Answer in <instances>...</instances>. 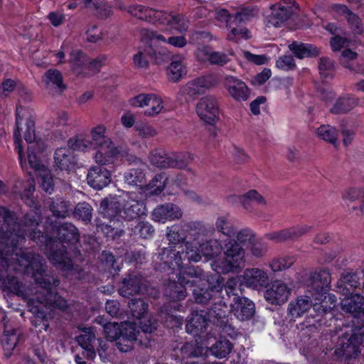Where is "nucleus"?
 Masks as SVG:
<instances>
[{
    "label": "nucleus",
    "instance_id": "72a5a7b5",
    "mask_svg": "<svg viewBox=\"0 0 364 364\" xmlns=\"http://www.w3.org/2000/svg\"><path fill=\"white\" fill-rule=\"evenodd\" d=\"M55 166L62 171H68L74 165L73 152L68 148H58L54 154Z\"/></svg>",
    "mask_w": 364,
    "mask_h": 364
},
{
    "label": "nucleus",
    "instance_id": "4c0bfd02",
    "mask_svg": "<svg viewBox=\"0 0 364 364\" xmlns=\"http://www.w3.org/2000/svg\"><path fill=\"white\" fill-rule=\"evenodd\" d=\"M49 209L55 217L65 218L70 213L71 203L63 198H56L50 202Z\"/></svg>",
    "mask_w": 364,
    "mask_h": 364
},
{
    "label": "nucleus",
    "instance_id": "2eb2a0df",
    "mask_svg": "<svg viewBox=\"0 0 364 364\" xmlns=\"http://www.w3.org/2000/svg\"><path fill=\"white\" fill-rule=\"evenodd\" d=\"M291 294V289L279 280H276L264 292L266 301L274 305L284 304Z\"/></svg>",
    "mask_w": 364,
    "mask_h": 364
},
{
    "label": "nucleus",
    "instance_id": "c85d7f7f",
    "mask_svg": "<svg viewBox=\"0 0 364 364\" xmlns=\"http://www.w3.org/2000/svg\"><path fill=\"white\" fill-rule=\"evenodd\" d=\"M289 50L294 55L299 58H314L321 53V50L316 46L310 43H303L294 41L289 45Z\"/></svg>",
    "mask_w": 364,
    "mask_h": 364
},
{
    "label": "nucleus",
    "instance_id": "6e6d98bb",
    "mask_svg": "<svg viewBox=\"0 0 364 364\" xmlns=\"http://www.w3.org/2000/svg\"><path fill=\"white\" fill-rule=\"evenodd\" d=\"M215 225L217 230L226 236L231 237L235 233L231 226L229 214L218 217Z\"/></svg>",
    "mask_w": 364,
    "mask_h": 364
},
{
    "label": "nucleus",
    "instance_id": "5fc2aeb1",
    "mask_svg": "<svg viewBox=\"0 0 364 364\" xmlns=\"http://www.w3.org/2000/svg\"><path fill=\"white\" fill-rule=\"evenodd\" d=\"M336 305V299L334 295L325 296L320 303L313 305V309L319 314H325L332 310Z\"/></svg>",
    "mask_w": 364,
    "mask_h": 364
},
{
    "label": "nucleus",
    "instance_id": "9d476101",
    "mask_svg": "<svg viewBox=\"0 0 364 364\" xmlns=\"http://www.w3.org/2000/svg\"><path fill=\"white\" fill-rule=\"evenodd\" d=\"M209 286L207 288L200 287L199 285L193 289L194 300L198 304H206L210 301L213 303L216 297L223 294L224 279L220 275H218L215 284L208 279Z\"/></svg>",
    "mask_w": 364,
    "mask_h": 364
},
{
    "label": "nucleus",
    "instance_id": "6ab92c4d",
    "mask_svg": "<svg viewBox=\"0 0 364 364\" xmlns=\"http://www.w3.org/2000/svg\"><path fill=\"white\" fill-rule=\"evenodd\" d=\"M209 321L206 311L203 310L193 311L186 325V331L190 334L200 336L206 331Z\"/></svg>",
    "mask_w": 364,
    "mask_h": 364
},
{
    "label": "nucleus",
    "instance_id": "58836bf2",
    "mask_svg": "<svg viewBox=\"0 0 364 364\" xmlns=\"http://www.w3.org/2000/svg\"><path fill=\"white\" fill-rule=\"evenodd\" d=\"M46 149L44 143H35L28 146V161L30 166L34 170H40L43 166L41 161L37 156L38 153H42Z\"/></svg>",
    "mask_w": 364,
    "mask_h": 364
},
{
    "label": "nucleus",
    "instance_id": "7ed1b4c3",
    "mask_svg": "<svg viewBox=\"0 0 364 364\" xmlns=\"http://www.w3.org/2000/svg\"><path fill=\"white\" fill-rule=\"evenodd\" d=\"M178 283L181 287H178L176 284L170 285L173 287L169 294V296L173 299L181 300L186 297V287H196L198 283L205 279L204 271L199 267L188 266L183 269H181L178 273Z\"/></svg>",
    "mask_w": 364,
    "mask_h": 364
},
{
    "label": "nucleus",
    "instance_id": "cd10ccee",
    "mask_svg": "<svg viewBox=\"0 0 364 364\" xmlns=\"http://www.w3.org/2000/svg\"><path fill=\"white\" fill-rule=\"evenodd\" d=\"M310 282L313 288L318 294L326 293L330 289L331 274L328 270L321 269L311 273Z\"/></svg>",
    "mask_w": 364,
    "mask_h": 364
},
{
    "label": "nucleus",
    "instance_id": "f8f14e48",
    "mask_svg": "<svg viewBox=\"0 0 364 364\" xmlns=\"http://www.w3.org/2000/svg\"><path fill=\"white\" fill-rule=\"evenodd\" d=\"M312 228V226L305 224L297 225L279 231L267 233L264 235V237L277 243L293 241L306 235L310 232Z\"/></svg>",
    "mask_w": 364,
    "mask_h": 364
},
{
    "label": "nucleus",
    "instance_id": "c9c22d12",
    "mask_svg": "<svg viewBox=\"0 0 364 364\" xmlns=\"http://www.w3.org/2000/svg\"><path fill=\"white\" fill-rule=\"evenodd\" d=\"M358 280V277L355 273H343L337 282L336 291L344 295H347L350 293V290L345 287V284L349 285L353 289H356L360 285Z\"/></svg>",
    "mask_w": 364,
    "mask_h": 364
},
{
    "label": "nucleus",
    "instance_id": "b1692460",
    "mask_svg": "<svg viewBox=\"0 0 364 364\" xmlns=\"http://www.w3.org/2000/svg\"><path fill=\"white\" fill-rule=\"evenodd\" d=\"M144 279L140 275L129 274L125 277L119 289V294L129 298L131 296L138 294L144 287Z\"/></svg>",
    "mask_w": 364,
    "mask_h": 364
},
{
    "label": "nucleus",
    "instance_id": "37998d69",
    "mask_svg": "<svg viewBox=\"0 0 364 364\" xmlns=\"http://www.w3.org/2000/svg\"><path fill=\"white\" fill-rule=\"evenodd\" d=\"M239 24H232V26L228 28L229 32L227 35L228 41L238 43L241 40H248L251 38L250 31L246 27Z\"/></svg>",
    "mask_w": 364,
    "mask_h": 364
},
{
    "label": "nucleus",
    "instance_id": "0eeeda50",
    "mask_svg": "<svg viewBox=\"0 0 364 364\" xmlns=\"http://www.w3.org/2000/svg\"><path fill=\"white\" fill-rule=\"evenodd\" d=\"M224 255L225 272H237L245 267V250L235 240L225 242Z\"/></svg>",
    "mask_w": 364,
    "mask_h": 364
},
{
    "label": "nucleus",
    "instance_id": "6e6552de",
    "mask_svg": "<svg viewBox=\"0 0 364 364\" xmlns=\"http://www.w3.org/2000/svg\"><path fill=\"white\" fill-rule=\"evenodd\" d=\"M363 341V336L357 333H345L337 341L335 355L338 358H344L349 360L355 358L360 353V345Z\"/></svg>",
    "mask_w": 364,
    "mask_h": 364
},
{
    "label": "nucleus",
    "instance_id": "9b49d317",
    "mask_svg": "<svg viewBox=\"0 0 364 364\" xmlns=\"http://www.w3.org/2000/svg\"><path fill=\"white\" fill-rule=\"evenodd\" d=\"M198 117L205 123L213 125L219 119V104L218 100L211 95L202 97L196 105Z\"/></svg>",
    "mask_w": 364,
    "mask_h": 364
},
{
    "label": "nucleus",
    "instance_id": "412c9836",
    "mask_svg": "<svg viewBox=\"0 0 364 364\" xmlns=\"http://www.w3.org/2000/svg\"><path fill=\"white\" fill-rule=\"evenodd\" d=\"M234 304H230L234 315L240 321L250 320L255 314V304L246 297H234Z\"/></svg>",
    "mask_w": 364,
    "mask_h": 364
},
{
    "label": "nucleus",
    "instance_id": "5701e85b",
    "mask_svg": "<svg viewBox=\"0 0 364 364\" xmlns=\"http://www.w3.org/2000/svg\"><path fill=\"white\" fill-rule=\"evenodd\" d=\"M21 333L16 329L4 325V332L1 337V344L4 355L6 358L11 357L19 342Z\"/></svg>",
    "mask_w": 364,
    "mask_h": 364
},
{
    "label": "nucleus",
    "instance_id": "338daca9",
    "mask_svg": "<svg viewBox=\"0 0 364 364\" xmlns=\"http://www.w3.org/2000/svg\"><path fill=\"white\" fill-rule=\"evenodd\" d=\"M346 21L349 28L354 35H361L364 32L361 18L355 13L346 16Z\"/></svg>",
    "mask_w": 364,
    "mask_h": 364
},
{
    "label": "nucleus",
    "instance_id": "aec40b11",
    "mask_svg": "<svg viewBox=\"0 0 364 364\" xmlns=\"http://www.w3.org/2000/svg\"><path fill=\"white\" fill-rule=\"evenodd\" d=\"M182 215L180 208L170 203L157 206L151 213L152 219L159 223L180 219Z\"/></svg>",
    "mask_w": 364,
    "mask_h": 364
},
{
    "label": "nucleus",
    "instance_id": "a878e982",
    "mask_svg": "<svg viewBox=\"0 0 364 364\" xmlns=\"http://www.w3.org/2000/svg\"><path fill=\"white\" fill-rule=\"evenodd\" d=\"M230 201H239L243 208L252 210L255 205H266L264 198L256 190H250L242 196H232L228 198Z\"/></svg>",
    "mask_w": 364,
    "mask_h": 364
},
{
    "label": "nucleus",
    "instance_id": "3c124183",
    "mask_svg": "<svg viewBox=\"0 0 364 364\" xmlns=\"http://www.w3.org/2000/svg\"><path fill=\"white\" fill-rule=\"evenodd\" d=\"M26 236L36 242L37 245L40 246L44 245L46 249L49 251V255L51 253L52 237L44 235L41 230H37V228L29 232Z\"/></svg>",
    "mask_w": 364,
    "mask_h": 364
},
{
    "label": "nucleus",
    "instance_id": "8fccbe9b",
    "mask_svg": "<svg viewBox=\"0 0 364 364\" xmlns=\"http://www.w3.org/2000/svg\"><path fill=\"white\" fill-rule=\"evenodd\" d=\"M129 308L134 318L141 319L147 313L148 304L141 298L132 299L129 301Z\"/></svg>",
    "mask_w": 364,
    "mask_h": 364
},
{
    "label": "nucleus",
    "instance_id": "e433bc0d",
    "mask_svg": "<svg viewBox=\"0 0 364 364\" xmlns=\"http://www.w3.org/2000/svg\"><path fill=\"white\" fill-rule=\"evenodd\" d=\"M166 256L170 257V260H166V264H168L167 270H175L177 269L179 272L184 268L182 267L183 261L181 254L179 251L172 249L171 247H164L161 249V253L159 257Z\"/></svg>",
    "mask_w": 364,
    "mask_h": 364
},
{
    "label": "nucleus",
    "instance_id": "39448f33",
    "mask_svg": "<svg viewBox=\"0 0 364 364\" xmlns=\"http://www.w3.org/2000/svg\"><path fill=\"white\" fill-rule=\"evenodd\" d=\"M204 231L205 228L200 222L182 221L179 224L167 228L166 237L172 244H178L187 239L196 240L198 235Z\"/></svg>",
    "mask_w": 364,
    "mask_h": 364
},
{
    "label": "nucleus",
    "instance_id": "ddd939ff",
    "mask_svg": "<svg viewBox=\"0 0 364 364\" xmlns=\"http://www.w3.org/2000/svg\"><path fill=\"white\" fill-rule=\"evenodd\" d=\"M125 149L122 146H115L112 141L110 144L100 147L95 155V162L99 165L113 169V165L119 156H124Z\"/></svg>",
    "mask_w": 364,
    "mask_h": 364
},
{
    "label": "nucleus",
    "instance_id": "f257e3e1",
    "mask_svg": "<svg viewBox=\"0 0 364 364\" xmlns=\"http://www.w3.org/2000/svg\"><path fill=\"white\" fill-rule=\"evenodd\" d=\"M3 250L0 254V272L13 270L21 273H33L34 279L43 289L38 296L39 301L46 306L65 311L68 304L53 289L60 284V280L47 273L46 262L39 255L18 249Z\"/></svg>",
    "mask_w": 364,
    "mask_h": 364
},
{
    "label": "nucleus",
    "instance_id": "2f4dec72",
    "mask_svg": "<svg viewBox=\"0 0 364 364\" xmlns=\"http://www.w3.org/2000/svg\"><path fill=\"white\" fill-rule=\"evenodd\" d=\"M43 82L48 89H53L60 94L66 89L62 73L56 69L48 70L44 75Z\"/></svg>",
    "mask_w": 364,
    "mask_h": 364
},
{
    "label": "nucleus",
    "instance_id": "c03bdc74",
    "mask_svg": "<svg viewBox=\"0 0 364 364\" xmlns=\"http://www.w3.org/2000/svg\"><path fill=\"white\" fill-rule=\"evenodd\" d=\"M200 250L202 254L208 259L217 257L222 250V245L220 240L210 239L200 244Z\"/></svg>",
    "mask_w": 364,
    "mask_h": 364
},
{
    "label": "nucleus",
    "instance_id": "0e129e2a",
    "mask_svg": "<svg viewBox=\"0 0 364 364\" xmlns=\"http://www.w3.org/2000/svg\"><path fill=\"white\" fill-rule=\"evenodd\" d=\"M166 178L162 174H158L149 183V188L151 194L159 195L166 186Z\"/></svg>",
    "mask_w": 364,
    "mask_h": 364
},
{
    "label": "nucleus",
    "instance_id": "7c9ffc66",
    "mask_svg": "<svg viewBox=\"0 0 364 364\" xmlns=\"http://www.w3.org/2000/svg\"><path fill=\"white\" fill-rule=\"evenodd\" d=\"M122 210V206L116 198H105L100 203V213L110 221L118 215L121 217Z\"/></svg>",
    "mask_w": 364,
    "mask_h": 364
},
{
    "label": "nucleus",
    "instance_id": "bb28decb",
    "mask_svg": "<svg viewBox=\"0 0 364 364\" xmlns=\"http://www.w3.org/2000/svg\"><path fill=\"white\" fill-rule=\"evenodd\" d=\"M159 23L171 26L179 32H183L187 31L189 21L181 14L161 11Z\"/></svg>",
    "mask_w": 364,
    "mask_h": 364
},
{
    "label": "nucleus",
    "instance_id": "e2e57ef3",
    "mask_svg": "<svg viewBox=\"0 0 364 364\" xmlns=\"http://www.w3.org/2000/svg\"><path fill=\"white\" fill-rule=\"evenodd\" d=\"M139 333V331L137 329L136 323H124L121 324L120 336H123L134 343Z\"/></svg>",
    "mask_w": 364,
    "mask_h": 364
},
{
    "label": "nucleus",
    "instance_id": "473e14b6",
    "mask_svg": "<svg viewBox=\"0 0 364 364\" xmlns=\"http://www.w3.org/2000/svg\"><path fill=\"white\" fill-rule=\"evenodd\" d=\"M341 307L343 311L350 314H364V298L362 295L355 294L350 296H346L341 301Z\"/></svg>",
    "mask_w": 364,
    "mask_h": 364
},
{
    "label": "nucleus",
    "instance_id": "4be33fe9",
    "mask_svg": "<svg viewBox=\"0 0 364 364\" xmlns=\"http://www.w3.org/2000/svg\"><path fill=\"white\" fill-rule=\"evenodd\" d=\"M146 215V208L143 200L129 198L122 206L121 218L134 220Z\"/></svg>",
    "mask_w": 364,
    "mask_h": 364
},
{
    "label": "nucleus",
    "instance_id": "69168bd1",
    "mask_svg": "<svg viewBox=\"0 0 364 364\" xmlns=\"http://www.w3.org/2000/svg\"><path fill=\"white\" fill-rule=\"evenodd\" d=\"M293 257H287L274 259L269 266L273 272H279L291 267L294 263Z\"/></svg>",
    "mask_w": 364,
    "mask_h": 364
},
{
    "label": "nucleus",
    "instance_id": "79ce46f5",
    "mask_svg": "<svg viewBox=\"0 0 364 364\" xmlns=\"http://www.w3.org/2000/svg\"><path fill=\"white\" fill-rule=\"evenodd\" d=\"M358 101V99L350 97L339 98L331 109V112L335 114L346 113L357 106Z\"/></svg>",
    "mask_w": 364,
    "mask_h": 364
},
{
    "label": "nucleus",
    "instance_id": "a211bd4d",
    "mask_svg": "<svg viewBox=\"0 0 364 364\" xmlns=\"http://www.w3.org/2000/svg\"><path fill=\"white\" fill-rule=\"evenodd\" d=\"M225 87L236 101H246L249 98L250 90L247 85L235 77L227 76L225 79Z\"/></svg>",
    "mask_w": 364,
    "mask_h": 364
},
{
    "label": "nucleus",
    "instance_id": "4468645a",
    "mask_svg": "<svg viewBox=\"0 0 364 364\" xmlns=\"http://www.w3.org/2000/svg\"><path fill=\"white\" fill-rule=\"evenodd\" d=\"M112 168L97 164L91 167L87 175V183L96 190H102L111 182Z\"/></svg>",
    "mask_w": 364,
    "mask_h": 364
},
{
    "label": "nucleus",
    "instance_id": "680f3d73",
    "mask_svg": "<svg viewBox=\"0 0 364 364\" xmlns=\"http://www.w3.org/2000/svg\"><path fill=\"white\" fill-rule=\"evenodd\" d=\"M318 136L331 144H335L337 140V132L334 127L330 125H321L317 129Z\"/></svg>",
    "mask_w": 364,
    "mask_h": 364
},
{
    "label": "nucleus",
    "instance_id": "864d4df0",
    "mask_svg": "<svg viewBox=\"0 0 364 364\" xmlns=\"http://www.w3.org/2000/svg\"><path fill=\"white\" fill-rule=\"evenodd\" d=\"M205 351V348L198 346L196 341L186 343L181 348V354L184 358H198Z\"/></svg>",
    "mask_w": 364,
    "mask_h": 364
},
{
    "label": "nucleus",
    "instance_id": "f704fd0d",
    "mask_svg": "<svg viewBox=\"0 0 364 364\" xmlns=\"http://www.w3.org/2000/svg\"><path fill=\"white\" fill-rule=\"evenodd\" d=\"M105 127L99 125L90 131V139H87L90 149H100L102 146L110 144L112 139L105 136Z\"/></svg>",
    "mask_w": 364,
    "mask_h": 364
},
{
    "label": "nucleus",
    "instance_id": "a19ab883",
    "mask_svg": "<svg viewBox=\"0 0 364 364\" xmlns=\"http://www.w3.org/2000/svg\"><path fill=\"white\" fill-rule=\"evenodd\" d=\"M124 181L132 186H142L146 183L144 171L141 168H130L124 173Z\"/></svg>",
    "mask_w": 364,
    "mask_h": 364
},
{
    "label": "nucleus",
    "instance_id": "49530a36",
    "mask_svg": "<svg viewBox=\"0 0 364 364\" xmlns=\"http://www.w3.org/2000/svg\"><path fill=\"white\" fill-rule=\"evenodd\" d=\"M93 209L87 202L78 203L73 212L74 218L83 221L85 224L91 222Z\"/></svg>",
    "mask_w": 364,
    "mask_h": 364
},
{
    "label": "nucleus",
    "instance_id": "20e7f679",
    "mask_svg": "<svg viewBox=\"0 0 364 364\" xmlns=\"http://www.w3.org/2000/svg\"><path fill=\"white\" fill-rule=\"evenodd\" d=\"M193 159L189 153H167L162 149L154 150L150 156L151 164L161 168H185Z\"/></svg>",
    "mask_w": 364,
    "mask_h": 364
},
{
    "label": "nucleus",
    "instance_id": "774afa93",
    "mask_svg": "<svg viewBox=\"0 0 364 364\" xmlns=\"http://www.w3.org/2000/svg\"><path fill=\"white\" fill-rule=\"evenodd\" d=\"M68 149L73 151H85L90 149L87 139L80 136L70 138L68 141Z\"/></svg>",
    "mask_w": 364,
    "mask_h": 364
},
{
    "label": "nucleus",
    "instance_id": "de8ad7c7",
    "mask_svg": "<svg viewBox=\"0 0 364 364\" xmlns=\"http://www.w3.org/2000/svg\"><path fill=\"white\" fill-rule=\"evenodd\" d=\"M259 9L255 6H242L234 14L235 24L245 23L256 17Z\"/></svg>",
    "mask_w": 364,
    "mask_h": 364
},
{
    "label": "nucleus",
    "instance_id": "a18cd8bd",
    "mask_svg": "<svg viewBox=\"0 0 364 364\" xmlns=\"http://www.w3.org/2000/svg\"><path fill=\"white\" fill-rule=\"evenodd\" d=\"M232 347L233 345L230 341L220 338L211 346L210 351L214 356L223 358L231 353Z\"/></svg>",
    "mask_w": 364,
    "mask_h": 364
},
{
    "label": "nucleus",
    "instance_id": "603ef678",
    "mask_svg": "<svg viewBox=\"0 0 364 364\" xmlns=\"http://www.w3.org/2000/svg\"><path fill=\"white\" fill-rule=\"evenodd\" d=\"M96 340L95 329L93 327H86L82 333L76 338V341L81 348H94L93 343Z\"/></svg>",
    "mask_w": 364,
    "mask_h": 364
},
{
    "label": "nucleus",
    "instance_id": "09e8293b",
    "mask_svg": "<svg viewBox=\"0 0 364 364\" xmlns=\"http://www.w3.org/2000/svg\"><path fill=\"white\" fill-rule=\"evenodd\" d=\"M87 8L97 11L99 16L106 18L112 14V7L104 0H83Z\"/></svg>",
    "mask_w": 364,
    "mask_h": 364
},
{
    "label": "nucleus",
    "instance_id": "f03ea898",
    "mask_svg": "<svg viewBox=\"0 0 364 364\" xmlns=\"http://www.w3.org/2000/svg\"><path fill=\"white\" fill-rule=\"evenodd\" d=\"M56 233V237H53L49 259L58 268L70 270L73 259L80 256L79 230L73 224L65 223L57 228Z\"/></svg>",
    "mask_w": 364,
    "mask_h": 364
},
{
    "label": "nucleus",
    "instance_id": "4d7b16f0",
    "mask_svg": "<svg viewBox=\"0 0 364 364\" xmlns=\"http://www.w3.org/2000/svg\"><path fill=\"white\" fill-rule=\"evenodd\" d=\"M318 70L323 79L332 78L334 70V63L328 57H322L318 60Z\"/></svg>",
    "mask_w": 364,
    "mask_h": 364
},
{
    "label": "nucleus",
    "instance_id": "dca6fc26",
    "mask_svg": "<svg viewBox=\"0 0 364 364\" xmlns=\"http://www.w3.org/2000/svg\"><path fill=\"white\" fill-rule=\"evenodd\" d=\"M229 314L228 300L224 293L213 303L210 309L206 312L210 321L215 326L221 325L228 321Z\"/></svg>",
    "mask_w": 364,
    "mask_h": 364
},
{
    "label": "nucleus",
    "instance_id": "ea45409f",
    "mask_svg": "<svg viewBox=\"0 0 364 364\" xmlns=\"http://www.w3.org/2000/svg\"><path fill=\"white\" fill-rule=\"evenodd\" d=\"M186 73L183 65V58L181 56H174L168 68V76L173 82L179 80L183 75Z\"/></svg>",
    "mask_w": 364,
    "mask_h": 364
},
{
    "label": "nucleus",
    "instance_id": "423d86ee",
    "mask_svg": "<svg viewBox=\"0 0 364 364\" xmlns=\"http://www.w3.org/2000/svg\"><path fill=\"white\" fill-rule=\"evenodd\" d=\"M271 14L265 18V25L267 27L279 28L285 24L299 9V6L291 0H284L269 7Z\"/></svg>",
    "mask_w": 364,
    "mask_h": 364
},
{
    "label": "nucleus",
    "instance_id": "f3484780",
    "mask_svg": "<svg viewBox=\"0 0 364 364\" xmlns=\"http://www.w3.org/2000/svg\"><path fill=\"white\" fill-rule=\"evenodd\" d=\"M242 278L241 282L247 287L253 289L266 287L269 280L267 274L259 268L246 269Z\"/></svg>",
    "mask_w": 364,
    "mask_h": 364
},
{
    "label": "nucleus",
    "instance_id": "13d9d810",
    "mask_svg": "<svg viewBox=\"0 0 364 364\" xmlns=\"http://www.w3.org/2000/svg\"><path fill=\"white\" fill-rule=\"evenodd\" d=\"M70 62L72 64L73 69L78 70L86 67L87 58L83 52L75 50L70 53Z\"/></svg>",
    "mask_w": 364,
    "mask_h": 364
},
{
    "label": "nucleus",
    "instance_id": "bf43d9fd",
    "mask_svg": "<svg viewBox=\"0 0 364 364\" xmlns=\"http://www.w3.org/2000/svg\"><path fill=\"white\" fill-rule=\"evenodd\" d=\"M132 232L135 235H139L141 238L148 239L153 237L154 228L149 222L141 221L132 228Z\"/></svg>",
    "mask_w": 364,
    "mask_h": 364
},
{
    "label": "nucleus",
    "instance_id": "c756f323",
    "mask_svg": "<svg viewBox=\"0 0 364 364\" xmlns=\"http://www.w3.org/2000/svg\"><path fill=\"white\" fill-rule=\"evenodd\" d=\"M312 304L309 296L298 297L296 299L291 301L287 308V314L291 319H295L301 317L310 308Z\"/></svg>",
    "mask_w": 364,
    "mask_h": 364
},
{
    "label": "nucleus",
    "instance_id": "052dcab7",
    "mask_svg": "<svg viewBox=\"0 0 364 364\" xmlns=\"http://www.w3.org/2000/svg\"><path fill=\"white\" fill-rule=\"evenodd\" d=\"M148 55L158 65L168 62L171 58L170 53L165 48H159L157 49L150 48Z\"/></svg>",
    "mask_w": 364,
    "mask_h": 364
},
{
    "label": "nucleus",
    "instance_id": "393cba45",
    "mask_svg": "<svg viewBox=\"0 0 364 364\" xmlns=\"http://www.w3.org/2000/svg\"><path fill=\"white\" fill-rule=\"evenodd\" d=\"M127 12L137 19L153 23H159L161 15V11L139 4L129 6Z\"/></svg>",
    "mask_w": 364,
    "mask_h": 364
},
{
    "label": "nucleus",
    "instance_id": "1a4fd4ad",
    "mask_svg": "<svg viewBox=\"0 0 364 364\" xmlns=\"http://www.w3.org/2000/svg\"><path fill=\"white\" fill-rule=\"evenodd\" d=\"M218 84V80L215 75L207 74L188 82L181 88V92L190 99H195L197 96L205 93L207 90L215 87Z\"/></svg>",
    "mask_w": 364,
    "mask_h": 364
}]
</instances>
